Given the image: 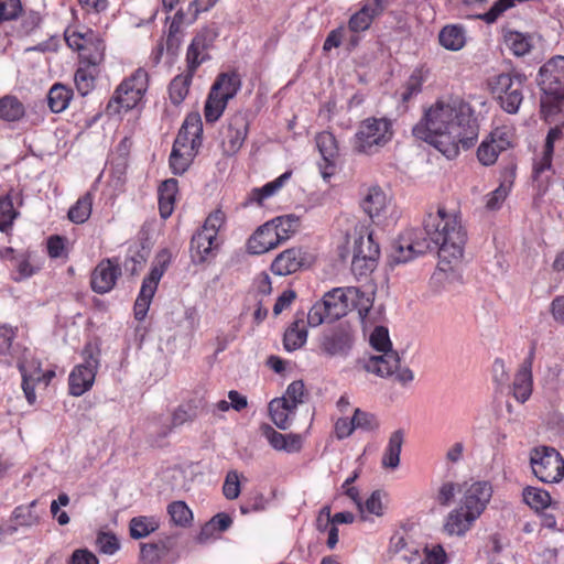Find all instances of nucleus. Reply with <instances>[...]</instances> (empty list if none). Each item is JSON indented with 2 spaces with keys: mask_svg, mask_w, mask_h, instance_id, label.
Wrapping results in <instances>:
<instances>
[{
  "mask_svg": "<svg viewBox=\"0 0 564 564\" xmlns=\"http://www.w3.org/2000/svg\"><path fill=\"white\" fill-rule=\"evenodd\" d=\"M412 133L453 160L458 156L460 148L468 150L476 144L479 122L468 99L448 94L438 97L424 110Z\"/></svg>",
  "mask_w": 564,
  "mask_h": 564,
  "instance_id": "f257e3e1",
  "label": "nucleus"
},
{
  "mask_svg": "<svg viewBox=\"0 0 564 564\" xmlns=\"http://www.w3.org/2000/svg\"><path fill=\"white\" fill-rule=\"evenodd\" d=\"M422 237L419 230H406L394 245L393 261L405 263L431 250H437L440 262L451 264L464 256L467 231L458 210H448L438 206L436 213H430L424 219Z\"/></svg>",
  "mask_w": 564,
  "mask_h": 564,
  "instance_id": "f03ea898",
  "label": "nucleus"
},
{
  "mask_svg": "<svg viewBox=\"0 0 564 564\" xmlns=\"http://www.w3.org/2000/svg\"><path fill=\"white\" fill-rule=\"evenodd\" d=\"M394 137L393 121L387 117H369L361 120L352 137L355 153L375 155Z\"/></svg>",
  "mask_w": 564,
  "mask_h": 564,
  "instance_id": "7ed1b4c3",
  "label": "nucleus"
},
{
  "mask_svg": "<svg viewBox=\"0 0 564 564\" xmlns=\"http://www.w3.org/2000/svg\"><path fill=\"white\" fill-rule=\"evenodd\" d=\"M150 83L145 68L139 67L126 77L115 89L106 106L108 116H118L121 111L135 108L144 98Z\"/></svg>",
  "mask_w": 564,
  "mask_h": 564,
  "instance_id": "20e7f679",
  "label": "nucleus"
},
{
  "mask_svg": "<svg viewBox=\"0 0 564 564\" xmlns=\"http://www.w3.org/2000/svg\"><path fill=\"white\" fill-rule=\"evenodd\" d=\"M527 79L524 74L512 70L490 77L488 86L500 107L506 112L514 115L523 101V87Z\"/></svg>",
  "mask_w": 564,
  "mask_h": 564,
  "instance_id": "39448f33",
  "label": "nucleus"
},
{
  "mask_svg": "<svg viewBox=\"0 0 564 564\" xmlns=\"http://www.w3.org/2000/svg\"><path fill=\"white\" fill-rule=\"evenodd\" d=\"M64 36L68 47L78 53L80 64L99 66L104 63L106 44L99 33L91 29H66Z\"/></svg>",
  "mask_w": 564,
  "mask_h": 564,
  "instance_id": "423d86ee",
  "label": "nucleus"
},
{
  "mask_svg": "<svg viewBox=\"0 0 564 564\" xmlns=\"http://www.w3.org/2000/svg\"><path fill=\"white\" fill-rule=\"evenodd\" d=\"M379 257L380 248L373 234L361 226L354 234L351 272L357 278L367 276L376 269Z\"/></svg>",
  "mask_w": 564,
  "mask_h": 564,
  "instance_id": "0eeeda50",
  "label": "nucleus"
},
{
  "mask_svg": "<svg viewBox=\"0 0 564 564\" xmlns=\"http://www.w3.org/2000/svg\"><path fill=\"white\" fill-rule=\"evenodd\" d=\"M538 84L546 97L542 107L547 102L557 106L564 100V56H553L541 66Z\"/></svg>",
  "mask_w": 564,
  "mask_h": 564,
  "instance_id": "6e6552de",
  "label": "nucleus"
},
{
  "mask_svg": "<svg viewBox=\"0 0 564 564\" xmlns=\"http://www.w3.org/2000/svg\"><path fill=\"white\" fill-rule=\"evenodd\" d=\"M169 263V252H160L155 258V263L151 268L149 275L143 279L139 295L133 306L134 318L137 321L141 322L145 318L152 299L158 290L159 282L166 271Z\"/></svg>",
  "mask_w": 564,
  "mask_h": 564,
  "instance_id": "1a4fd4ad",
  "label": "nucleus"
},
{
  "mask_svg": "<svg viewBox=\"0 0 564 564\" xmlns=\"http://www.w3.org/2000/svg\"><path fill=\"white\" fill-rule=\"evenodd\" d=\"M358 364L366 372L381 378L395 375V379L402 384L414 379L413 371L410 368H400V357L395 350L384 351L379 356H370L367 359L359 360Z\"/></svg>",
  "mask_w": 564,
  "mask_h": 564,
  "instance_id": "9d476101",
  "label": "nucleus"
},
{
  "mask_svg": "<svg viewBox=\"0 0 564 564\" xmlns=\"http://www.w3.org/2000/svg\"><path fill=\"white\" fill-rule=\"evenodd\" d=\"M530 463L533 474L542 482H558L564 476V459L555 448H534Z\"/></svg>",
  "mask_w": 564,
  "mask_h": 564,
  "instance_id": "9b49d317",
  "label": "nucleus"
},
{
  "mask_svg": "<svg viewBox=\"0 0 564 564\" xmlns=\"http://www.w3.org/2000/svg\"><path fill=\"white\" fill-rule=\"evenodd\" d=\"M354 341L351 327L347 324H339L322 333L318 338V352L330 358H345L349 355Z\"/></svg>",
  "mask_w": 564,
  "mask_h": 564,
  "instance_id": "f8f14e48",
  "label": "nucleus"
},
{
  "mask_svg": "<svg viewBox=\"0 0 564 564\" xmlns=\"http://www.w3.org/2000/svg\"><path fill=\"white\" fill-rule=\"evenodd\" d=\"M337 288L326 292L322 300L315 302L307 313V324L317 327L323 323H332L346 315V304L339 297Z\"/></svg>",
  "mask_w": 564,
  "mask_h": 564,
  "instance_id": "ddd939ff",
  "label": "nucleus"
},
{
  "mask_svg": "<svg viewBox=\"0 0 564 564\" xmlns=\"http://www.w3.org/2000/svg\"><path fill=\"white\" fill-rule=\"evenodd\" d=\"M218 32L213 28L200 29L192 39L185 54V68L196 74L198 68L212 59L210 51L214 47Z\"/></svg>",
  "mask_w": 564,
  "mask_h": 564,
  "instance_id": "4468645a",
  "label": "nucleus"
},
{
  "mask_svg": "<svg viewBox=\"0 0 564 564\" xmlns=\"http://www.w3.org/2000/svg\"><path fill=\"white\" fill-rule=\"evenodd\" d=\"M513 143V129L507 126L497 127L478 147L477 158L482 165H492L496 163L499 154L512 148Z\"/></svg>",
  "mask_w": 564,
  "mask_h": 564,
  "instance_id": "2eb2a0df",
  "label": "nucleus"
},
{
  "mask_svg": "<svg viewBox=\"0 0 564 564\" xmlns=\"http://www.w3.org/2000/svg\"><path fill=\"white\" fill-rule=\"evenodd\" d=\"M249 132V120L246 113H234L224 128L221 148L224 154L234 155L243 145Z\"/></svg>",
  "mask_w": 564,
  "mask_h": 564,
  "instance_id": "dca6fc26",
  "label": "nucleus"
},
{
  "mask_svg": "<svg viewBox=\"0 0 564 564\" xmlns=\"http://www.w3.org/2000/svg\"><path fill=\"white\" fill-rule=\"evenodd\" d=\"M310 265V253L302 247H291L280 252L273 259L270 270L274 275L285 276Z\"/></svg>",
  "mask_w": 564,
  "mask_h": 564,
  "instance_id": "f3484780",
  "label": "nucleus"
},
{
  "mask_svg": "<svg viewBox=\"0 0 564 564\" xmlns=\"http://www.w3.org/2000/svg\"><path fill=\"white\" fill-rule=\"evenodd\" d=\"M99 360L91 354L73 368L68 376V392L73 397H80L91 389L95 382Z\"/></svg>",
  "mask_w": 564,
  "mask_h": 564,
  "instance_id": "a211bd4d",
  "label": "nucleus"
},
{
  "mask_svg": "<svg viewBox=\"0 0 564 564\" xmlns=\"http://www.w3.org/2000/svg\"><path fill=\"white\" fill-rule=\"evenodd\" d=\"M121 276V267L118 258L101 260L91 272L90 288L97 294L110 292Z\"/></svg>",
  "mask_w": 564,
  "mask_h": 564,
  "instance_id": "6ab92c4d",
  "label": "nucleus"
},
{
  "mask_svg": "<svg viewBox=\"0 0 564 564\" xmlns=\"http://www.w3.org/2000/svg\"><path fill=\"white\" fill-rule=\"evenodd\" d=\"M535 358V348L532 347L528 356L517 369L512 383L510 384V393L520 403L527 402L533 392V375L532 368Z\"/></svg>",
  "mask_w": 564,
  "mask_h": 564,
  "instance_id": "aec40b11",
  "label": "nucleus"
},
{
  "mask_svg": "<svg viewBox=\"0 0 564 564\" xmlns=\"http://www.w3.org/2000/svg\"><path fill=\"white\" fill-rule=\"evenodd\" d=\"M221 240L210 234L198 229L191 239L189 254L194 264L210 262L217 257Z\"/></svg>",
  "mask_w": 564,
  "mask_h": 564,
  "instance_id": "412c9836",
  "label": "nucleus"
},
{
  "mask_svg": "<svg viewBox=\"0 0 564 564\" xmlns=\"http://www.w3.org/2000/svg\"><path fill=\"white\" fill-rule=\"evenodd\" d=\"M492 497V487L490 482L478 480L468 486L460 499L463 509L470 511L475 517L479 518L485 511L487 505Z\"/></svg>",
  "mask_w": 564,
  "mask_h": 564,
  "instance_id": "4be33fe9",
  "label": "nucleus"
},
{
  "mask_svg": "<svg viewBox=\"0 0 564 564\" xmlns=\"http://www.w3.org/2000/svg\"><path fill=\"white\" fill-rule=\"evenodd\" d=\"M203 122L198 112L188 113L174 140L173 147L198 151L202 147Z\"/></svg>",
  "mask_w": 564,
  "mask_h": 564,
  "instance_id": "5701e85b",
  "label": "nucleus"
},
{
  "mask_svg": "<svg viewBox=\"0 0 564 564\" xmlns=\"http://www.w3.org/2000/svg\"><path fill=\"white\" fill-rule=\"evenodd\" d=\"M337 290L341 292L339 297L344 302L343 304H346V314L355 308L364 325L370 323L369 313L373 305V295L365 293L356 286L337 288Z\"/></svg>",
  "mask_w": 564,
  "mask_h": 564,
  "instance_id": "b1692460",
  "label": "nucleus"
},
{
  "mask_svg": "<svg viewBox=\"0 0 564 564\" xmlns=\"http://www.w3.org/2000/svg\"><path fill=\"white\" fill-rule=\"evenodd\" d=\"M272 224L273 223L268 220L250 235L246 241V251L248 254L261 256L281 246L274 235Z\"/></svg>",
  "mask_w": 564,
  "mask_h": 564,
  "instance_id": "393cba45",
  "label": "nucleus"
},
{
  "mask_svg": "<svg viewBox=\"0 0 564 564\" xmlns=\"http://www.w3.org/2000/svg\"><path fill=\"white\" fill-rule=\"evenodd\" d=\"M176 546V540L167 535L155 542L140 543L139 560L142 564H158Z\"/></svg>",
  "mask_w": 564,
  "mask_h": 564,
  "instance_id": "a878e982",
  "label": "nucleus"
},
{
  "mask_svg": "<svg viewBox=\"0 0 564 564\" xmlns=\"http://www.w3.org/2000/svg\"><path fill=\"white\" fill-rule=\"evenodd\" d=\"M384 10L382 0H370L354 13L348 21V29L352 33L367 31L375 18L380 15Z\"/></svg>",
  "mask_w": 564,
  "mask_h": 564,
  "instance_id": "bb28decb",
  "label": "nucleus"
},
{
  "mask_svg": "<svg viewBox=\"0 0 564 564\" xmlns=\"http://www.w3.org/2000/svg\"><path fill=\"white\" fill-rule=\"evenodd\" d=\"M431 75V68L426 64H420L415 66L400 91V101L403 105H408L411 100L417 97L422 90L424 83Z\"/></svg>",
  "mask_w": 564,
  "mask_h": 564,
  "instance_id": "cd10ccee",
  "label": "nucleus"
},
{
  "mask_svg": "<svg viewBox=\"0 0 564 564\" xmlns=\"http://www.w3.org/2000/svg\"><path fill=\"white\" fill-rule=\"evenodd\" d=\"M241 85V77L237 70L223 72L217 75L209 90L229 101L236 97Z\"/></svg>",
  "mask_w": 564,
  "mask_h": 564,
  "instance_id": "c85d7f7f",
  "label": "nucleus"
},
{
  "mask_svg": "<svg viewBox=\"0 0 564 564\" xmlns=\"http://www.w3.org/2000/svg\"><path fill=\"white\" fill-rule=\"evenodd\" d=\"M477 519L474 513L459 506L446 517L444 531L449 535H464Z\"/></svg>",
  "mask_w": 564,
  "mask_h": 564,
  "instance_id": "c756f323",
  "label": "nucleus"
},
{
  "mask_svg": "<svg viewBox=\"0 0 564 564\" xmlns=\"http://www.w3.org/2000/svg\"><path fill=\"white\" fill-rule=\"evenodd\" d=\"M260 430L270 445L276 451L299 452L301 449V437L299 435H284L267 423L262 424Z\"/></svg>",
  "mask_w": 564,
  "mask_h": 564,
  "instance_id": "7c9ffc66",
  "label": "nucleus"
},
{
  "mask_svg": "<svg viewBox=\"0 0 564 564\" xmlns=\"http://www.w3.org/2000/svg\"><path fill=\"white\" fill-rule=\"evenodd\" d=\"M177 194L178 181L175 178H167L159 186V212L163 219H167L173 214Z\"/></svg>",
  "mask_w": 564,
  "mask_h": 564,
  "instance_id": "2f4dec72",
  "label": "nucleus"
},
{
  "mask_svg": "<svg viewBox=\"0 0 564 564\" xmlns=\"http://www.w3.org/2000/svg\"><path fill=\"white\" fill-rule=\"evenodd\" d=\"M466 42V29L462 24H446L438 33V43L447 51H460L465 47Z\"/></svg>",
  "mask_w": 564,
  "mask_h": 564,
  "instance_id": "473e14b6",
  "label": "nucleus"
},
{
  "mask_svg": "<svg viewBox=\"0 0 564 564\" xmlns=\"http://www.w3.org/2000/svg\"><path fill=\"white\" fill-rule=\"evenodd\" d=\"M268 410L273 423L279 429L286 430L291 425L296 409L294 403H288V398H275L270 401Z\"/></svg>",
  "mask_w": 564,
  "mask_h": 564,
  "instance_id": "72a5a7b5",
  "label": "nucleus"
},
{
  "mask_svg": "<svg viewBox=\"0 0 564 564\" xmlns=\"http://www.w3.org/2000/svg\"><path fill=\"white\" fill-rule=\"evenodd\" d=\"M388 207L386 193L379 186H371L367 189L362 200L361 208L371 218L381 216Z\"/></svg>",
  "mask_w": 564,
  "mask_h": 564,
  "instance_id": "f704fd0d",
  "label": "nucleus"
},
{
  "mask_svg": "<svg viewBox=\"0 0 564 564\" xmlns=\"http://www.w3.org/2000/svg\"><path fill=\"white\" fill-rule=\"evenodd\" d=\"M18 197L19 194L12 189L6 195L0 196V231L6 235L11 234L13 223L20 215L13 203Z\"/></svg>",
  "mask_w": 564,
  "mask_h": 564,
  "instance_id": "c9c22d12",
  "label": "nucleus"
},
{
  "mask_svg": "<svg viewBox=\"0 0 564 564\" xmlns=\"http://www.w3.org/2000/svg\"><path fill=\"white\" fill-rule=\"evenodd\" d=\"M272 224L274 235L279 239L280 245L286 242L301 226V219L294 214L281 215L269 220Z\"/></svg>",
  "mask_w": 564,
  "mask_h": 564,
  "instance_id": "e433bc0d",
  "label": "nucleus"
},
{
  "mask_svg": "<svg viewBox=\"0 0 564 564\" xmlns=\"http://www.w3.org/2000/svg\"><path fill=\"white\" fill-rule=\"evenodd\" d=\"M195 74L185 68L176 75L169 84V97L173 105H181L187 97Z\"/></svg>",
  "mask_w": 564,
  "mask_h": 564,
  "instance_id": "4c0bfd02",
  "label": "nucleus"
},
{
  "mask_svg": "<svg viewBox=\"0 0 564 564\" xmlns=\"http://www.w3.org/2000/svg\"><path fill=\"white\" fill-rule=\"evenodd\" d=\"M404 443V432L402 430L394 431L388 441L382 455V466L395 469L400 464L401 449Z\"/></svg>",
  "mask_w": 564,
  "mask_h": 564,
  "instance_id": "58836bf2",
  "label": "nucleus"
},
{
  "mask_svg": "<svg viewBox=\"0 0 564 564\" xmlns=\"http://www.w3.org/2000/svg\"><path fill=\"white\" fill-rule=\"evenodd\" d=\"M291 176V172H285L275 180L268 182L261 187H254L248 195V202L263 205V202L275 195Z\"/></svg>",
  "mask_w": 564,
  "mask_h": 564,
  "instance_id": "ea45409f",
  "label": "nucleus"
},
{
  "mask_svg": "<svg viewBox=\"0 0 564 564\" xmlns=\"http://www.w3.org/2000/svg\"><path fill=\"white\" fill-rule=\"evenodd\" d=\"M160 528V521L153 516H137L129 521V534L133 540H141Z\"/></svg>",
  "mask_w": 564,
  "mask_h": 564,
  "instance_id": "a19ab883",
  "label": "nucleus"
},
{
  "mask_svg": "<svg viewBox=\"0 0 564 564\" xmlns=\"http://www.w3.org/2000/svg\"><path fill=\"white\" fill-rule=\"evenodd\" d=\"M25 116L23 102L13 95H6L0 98V120L6 122H18Z\"/></svg>",
  "mask_w": 564,
  "mask_h": 564,
  "instance_id": "79ce46f5",
  "label": "nucleus"
},
{
  "mask_svg": "<svg viewBox=\"0 0 564 564\" xmlns=\"http://www.w3.org/2000/svg\"><path fill=\"white\" fill-rule=\"evenodd\" d=\"M307 339V330L302 318L295 319L285 330L283 346L288 351L300 349Z\"/></svg>",
  "mask_w": 564,
  "mask_h": 564,
  "instance_id": "37998d69",
  "label": "nucleus"
},
{
  "mask_svg": "<svg viewBox=\"0 0 564 564\" xmlns=\"http://www.w3.org/2000/svg\"><path fill=\"white\" fill-rule=\"evenodd\" d=\"M198 151L189 150L186 147L185 148H172L169 163L170 167L172 170V173L175 175H182L184 174L191 164L193 163L195 156L197 155Z\"/></svg>",
  "mask_w": 564,
  "mask_h": 564,
  "instance_id": "c03bdc74",
  "label": "nucleus"
},
{
  "mask_svg": "<svg viewBox=\"0 0 564 564\" xmlns=\"http://www.w3.org/2000/svg\"><path fill=\"white\" fill-rule=\"evenodd\" d=\"M96 66L89 64H80L74 75V82L77 91L82 96H87L95 88L96 78L98 72L95 69Z\"/></svg>",
  "mask_w": 564,
  "mask_h": 564,
  "instance_id": "a18cd8bd",
  "label": "nucleus"
},
{
  "mask_svg": "<svg viewBox=\"0 0 564 564\" xmlns=\"http://www.w3.org/2000/svg\"><path fill=\"white\" fill-rule=\"evenodd\" d=\"M73 98V90L63 84H54L47 94L50 109L59 113L64 111Z\"/></svg>",
  "mask_w": 564,
  "mask_h": 564,
  "instance_id": "49530a36",
  "label": "nucleus"
},
{
  "mask_svg": "<svg viewBox=\"0 0 564 564\" xmlns=\"http://www.w3.org/2000/svg\"><path fill=\"white\" fill-rule=\"evenodd\" d=\"M93 195L88 192L80 196L68 210V219L74 224H84L91 214Z\"/></svg>",
  "mask_w": 564,
  "mask_h": 564,
  "instance_id": "de8ad7c7",
  "label": "nucleus"
},
{
  "mask_svg": "<svg viewBox=\"0 0 564 564\" xmlns=\"http://www.w3.org/2000/svg\"><path fill=\"white\" fill-rule=\"evenodd\" d=\"M229 101L210 91L204 106V117L207 123H214L223 116Z\"/></svg>",
  "mask_w": 564,
  "mask_h": 564,
  "instance_id": "09e8293b",
  "label": "nucleus"
},
{
  "mask_svg": "<svg viewBox=\"0 0 564 564\" xmlns=\"http://www.w3.org/2000/svg\"><path fill=\"white\" fill-rule=\"evenodd\" d=\"M22 375V389L30 404L36 401L35 387L42 384V369L35 368L28 371L24 367L20 368Z\"/></svg>",
  "mask_w": 564,
  "mask_h": 564,
  "instance_id": "8fccbe9b",
  "label": "nucleus"
},
{
  "mask_svg": "<svg viewBox=\"0 0 564 564\" xmlns=\"http://www.w3.org/2000/svg\"><path fill=\"white\" fill-rule=\"evenodd\" d=\"M523 500L531 509L538 512L553 505L550 494L535 487L524 488Z\"/></svg>",
  "mask_w": 564,
  "mask_h": 564,
  "instance_id": "3c124183",
  "label": "nucleus"
},
{
  "mask_svg": "<svg viewBox=\"0 0 564 564\" xmlns=\"http://www.w3.org/2000/svg\"><path fill=\"white\" fill-rule=\"evenodd\" d=\"M197 416L196 405L192 402L180 404L172 413V423L163 433L162 436H167L174 427L181 426L187 422H192Z\"/></svg>",
  "mask_w": 564,
  "mask_h": 564,
  "instance_id": "603ef678",
  "label": "nucleus"
},
{
  "mask_svg": "<svg viewBox=\"0 0 564 564\" xmlns=\"http://www.w3.org/2000/svg\"><path fill=\"white\" fill-rule=\"evenodd\" d=\"M316 145L323 158V161L336 160L338 155V147L335 135L328 131L319 132L316 138Z\"/></svg>",
  "mask_w": 564,
  "mask_h": 564,
  "instance_id": "864d4df0",
  "label": "nucleus"
},
{
  "mask_svg": "<svg viewBox=\"0 0 564 564\" xmlns=\"http://www.w3.org/2000/svg\"><path fill=\"white\" fill-rule=\"evenodd\" d=\"M390 550L394 553L404 552V558H408L406 553H417L414 542L405 529L398 530L392 534L390 538Z\"/></svg>",
  "mask_w": 564,
  "mask_h": 564,
  "instance_id": "5fc2aeb1",
  "label": "nucleus"
},
{
  "mask_svg": "<svg viewBox=\"0 0 564 564\" xmlns=\"http://www.w3.org/2000/svg\"><path fill=\"white\" fill-rule=\"evenodd\" d=\"M37 501L33 500L29 505H21L14 508L12 518L21 527H32L40 522V516L34 511Z\"/></svg>",
  "mask_w": 564,
  "mask_h": 564,
  "instance_id": "6e6d98bb",
  "label": "nucleus"
},
{
  "mask_svg": "<svg viewBox=\"0 0 564 564\" xmlns=\"http://www.w3.org/2000/svg\"><path fill=\"white\" fill-rule=\"evenodd\" d=\"M13 267L17 273V276H14L15 281L31 278L40 270L37 265L32 263L31 254L28 252L18 254V257L14 258Z\"/></svg>",
  "mask_w": 564,
  "mask_h": 564,
  "instance_id": "4d7b16f0",
  "label": "nucleus"
},
{
  "mask_svg": "<svg viewBox=\"0 0 564 564\" xmlns=\"http://www.w3.org/2000/svg\"><path fill=\"white\" fill-rule=\"evenodd\" d=\"M506 43L510 51L517 56H524L531 51L530 37L520 32H510L506 36Z\"/></svg>",
  "mask_w": 564,
  "mask_h": 564,
  "instance_id": "13d9d810",
  "label": "nucleus"
},
{
  "mask_svg": "<svg viewBox=\"0 0 564 564\" xmlns=\"http://www.w3.org/2000/svg\"><path fill=\"white\" fill-rule=\"evenodd\" d=\"M232 524V519L225 512L214 516L202 529V535H212L215 532H225Z\"/></svg>",
  "mask_w": 564,
  "mask_h": 564,
  "instance_id": "bf43d9fd",
  "label": "nucleus"
},
{
  "mask_svg": "<svg viewBox=\"0 0 564 564\" xmlns=\"http://www.w3.org/2000/svg\"><path fill=\"white\" fill-rule=\"evenodd\" d=\"M226 219V214L217 208L207 216L200 229L215 236V238H219L218 232L225 227Z\"/></svg>",
  "mask_w": 564,
  "mask_h": 564,
  "instance_id": "052dcab7",
  "label": "nucleus"
},
{
  "mask_svg": "<svg viewBox=\"0 0 564 564\" xmlns=\"http://www.w3.org/2000/svg\"><path fill=\"white\" fill-rule=\"evenodd\" d=\"M369 343L373 349L380 352L393 350L389 337V330L383 326H377L372 330L369 337Z\"/></svg>",
  "mask_w": 564,
  "mask_h": 564,
  "instance_id": "680f3d73",
  "label": "nucleus"
},
{
  "mask_svg": "<svg viewBox=\"0 0 564 564\" xmlns=\"http://www.w3.org/2000/svg\"><path fill=\"white\" fill-rule=\"evenodd\" d=\"M83 13L88 18L100 19L109 7V0H77Z\"/></svg>",
  "mask_w": 564,
  "mask_h": 564,
  "instance_id": "e2e57ef3",
  "label": "nucleus"
},
{
  "mask_svg": "<svg viewBox=\"0 0 564 564\" xmlns=\"http://www.w3.org/2000/svg\"><path fill=\"white\" fill-rule=\"evenodd\" d=\"M169 514L174 523L178 525L187 524L192 518L193 513L187 505L183 501H174L167 508Z\"/></svg>",
  "mask_w": 564,
  "mask_h": 564,
  "instance_id": "0e129e2a",
  "label": "nucleus"
},
{
  "mask_svg": "<svg viewBox=\"0 0 564 564\" xmlns=\"http://www.w3.org/2000/svg\"><path fill=\"white\" fill-rule=\"evenodd\" d=\"M267 500L261 492H251L243 499L240 505V512L242 514H249L251 512H260L265 509Z\"/></svg>",
  "mask_w": 564,
  "mask_h": 564,
  "instance_id": "69168bd1",
  "label": "nucleus"
},
{
  "mask_svg": "<svg viewBox=\"0 0 564 564\" xmlns=\"http://www.w3.org/2000/svg\"><path fill=\"white\" fill-rule=\"evenodd\" d=\"M22 10L21 0H0V23L17 20Z\"/></svg>",
  "mask_w": 564,
  "mask_h": 564,
  "instance_id": "338daca9",
  "label": "nucleus"
},
{
  "mask_svg": "<svg viewBox=\"0 0 564 564\" xmlns=\"http://www.w3.org/2000/svg\"><path fill=\"white\" fill-rule=\"evenodd\" d=\"M352 419L356 429L364 431H375L379 427V421L377 416L372 413L361 411L360 409L355 410Z\"/></svg>",
  "mask_w": 564,
  "mask_h": 564,
  "instance_id": "774afa93",
  "label": "nucleus"
}]
</instances>
